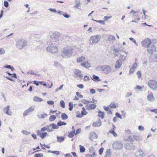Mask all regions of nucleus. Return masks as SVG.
<instances>
[{
    "instance_id": "1",
    "label": "nucleus",
    "mask_w": 157,
    "mask_h": 157,
    "mask_svg": "<svg viewBox=\"0 0 157 157\" xmlns=\"http://www.w3.org/2000/svg\"><path fill=\"white\" fill-rule=\"evenodd\" d=\"M73 48L69 46H66L62 50L61 56L63 58H69L72 56Z\"/></svg>"
},
{
    "instance_id": "2",
    "label": "nucleus",
    "mask_w": 157,
    "mask_h": 157,
    "mask_svg": "<svg viewBox=\"0 0 157 157\" xmlns=\"http://www.w3.org/2000/svg\"><path fill=\"white\" fill-rule=\"evenodd\" d=\"M46 50L52 53H55L57 52L58 48L54 43L50 42L48 44Z\"/></svg>"
},
{
    "instance_id": "3",
    "label": "nucleus",
    "mask_w": 157,
    "mask_h": 157,
    "mask_svg": "<svg viewBox=\"0 0 157 157\" xmlns=\"http://www.w3.org/2000/svg\"><path fill=\"white\" fill-rule=\"evenodd\" d=\"M27 42L26 40L23 39H20L18 40L16 44V46L21 50L27 45Z\"/></svg>"
},
{
    "instance_id": "4",
    "label": "nucleus",
    "mask_w": 157,
    "mask_h": 157,
    "mask_svg": "<svg viewBox=\"0 0 157 157\" xmlns=\"http://www.w3.org/2000/svg\"><path fill=\"white\" fill-rule=\"evenodd\" d=\"M157 84L156 81L153 80H150L148 83L149 87L153 90H155L157 88Z\"/></svg>"
},
{
    "instance_id": "5",
    "label": "nucleus",
    "mask_w": 157,
    "mask_h": 157,
    "mask_svg": "<svg viewBox=\"0 0 157 157\" xmlns=\"http://www.w3.org/2000/svg\"><path fill=\"white\" fill-rule=\"evenodd\" d=\"M113 147L115 149L120 150L122 149L123 144L120 142L115 141L113 144Z\"/></svg>"
},
{
    "instance_id": "6",
    "label": "nucleus",
    "mask_w": 157,
    "mask_h": 157,
    "mask_svg": "<svg viewBox=\"0 0 157 157\" xmlns=\"http://www.w3.org/2000/svg\"><path fill=\"white\" fill-rule=\"evenodd\" d=\"M104 73L108 74L112 71V69L110 66L109 65L102 66V68L101 70Z\"/></svg>"
},
{
    "instance_id": "7",
    "label": "nucleus",
    "mask_w": 157,
    "mask_h": 157,
    "mask_svg": "<svg viewBox=\"0 0 157 157\" xmlns=\"http://www.w3.org/2000/svg\"><path fill=\"white\" fill-rule=\"evenodd\" d=\"M151 40L149 39L144 40L142 41L141 42L142 46L145 48H147L151 44Z\"/></svg>"
},
{
    "instance_id": "8",
    "label": "nucleus",
    "mask_w": 157,
    "mask_h": 157,
    "mask_svg": "<svg viewBox=\"0 0 157 157\" xmlns=\"http://www.w3.org/2000/svg\"><path fill=\"white\" fill-rule=\"evenodd\" d=\"M81 71L77 69H75L74 71V76L75 78L79 77V78L82 79L83 77V75L81 74Z\"/></svg>"
},
{
    "instance_id": "9",
    "label": "nucleus",
    "mask_w": 157,
    "mask_h": 157,
    "mask_svg": "<svg viewBox=\"0 0 157 157\" xmlns=\"http://www.w3.org/2000/svg\"><path fill=\"white\" fill-rule=\"evenodd\" d=\"M100 38V35H97L94 36H92L90 37V40L92 41L91 43H98Z\"/></svg>"
},
{
    "instance_id": "10",
    "label": "nucleus",
    "mask_w": 157,
    "mask_h": 157,
    "mask_svg": "<svg viewBox=\"0 0 157 157\" xmlns=\"http://www.w3.org/2000/svg\"><path fill=\"white\" fill-rule=\"evenodd\" d=\"M60 36V34L59 33L57 32H55L50 36V37L52 40L56 41L58 40Z\"/></svg>"
},
{
    "instance_id": "11",
    "label": "nucleus",
    "mask_w": 157,
    "mask_h": 157,
    "mask_svg": "<svg viewBox=\"0 0 157 157\" xmlns=\"http://www.w3.org/2000/svg\"><path fill=\"white\" fill-rule=\"evenodd\" d=\"M35 106L32 105L30 106L28 109L25 110L23 113L24 116H26L29 114V113L32 112L34 110Z\"/></svg>"
},
{
    "instance_id": "12",
    "label": "nucleus",
    "mask_w": 157,
    "mask_h": 157,
    "mask_svg": "<svg viewBox=\"0 0 157 157\" xmlns=\"http://www.w3.org/2000/svg\"><path fill=\"white\" fill-rule=\"evenodd\" d=\"M156 50V47L154 45H152L147 47V52L151 54H152Z\"/></svg>"
},
{
    "instance_id": "13",
    "label": "nucleus",
    "mask_w": 157,
    "mask_h": 157,
    "mask_svg": "<svg viewBox=\"0 0 157 157\" xmlns=\"http://www.w3.org/2000/svg\"><path fill=\"white\" fill-rule=\"evenodd\" d=\"M97 138L98 136L94 132H91L90 133L89 138L91 141H93V139H97Z\"/></svg>"
},
{
    "instance_id": "14",
    "label": "nucleus",
    "mask_w": 157,
    "mask_h": 157,
    "mask_svg": "<svg viewBox=\"0 0 157 157\" xmlns=\"http://www.w3.org/2000/svg\"><path fill=\"white\" fill-rule=\"evenodd\" d=\"M96 107V105L95 103L91 104H87L85 106L86 109L87 110L94 109Z\"/></svg>"
},
{
    "instance_id": "15",
    "label": "nucleus",
    "mask_w": 157,
    "mask_h": 157,
    "mask_svg": "<svg viewBox=\"0 0 157 157\" xmlns=\"http://www.w3.org/2000/svg\"><path fill=\"white\" fill-rule=\"evenodd\" d=\"M122 64L121 60L120 59L117 60L115 65V67L116 69L119 68Z\"/></svg>"
},
{
    "instance_id": "16",
    "label": "nucleus",
    "mask_w": 157,
    "mask_h": 157,
    "mask_svg": "<svg viewBox=\"0 0 157 157\" xmlns=\"http://www.w3.org/2000/svg\"><path fill=\"white\" fill-rule=\"evenodd\" d=\"M135 146L132 143H128L126 144L125 148L128 150H132L135 148Z\"/></svg>"
},
{
    "instance_id": "17",
    "label": "nucleus",
    "mask_w": 157,
    "mask_h": 157,
    "mask_svg": "<svg viewBox=\"0 0 157 157\" xmlns=\"http://www.w3.org/2000/svg\"><path fill=\"white\" fill-rule=\"evenodd\" d=\"M135 156L136 157H142L144 156V154L142 150H140L136 153Z\"/></svg>"
},
{
    "instance_id": "18",
    "label": "nucleus",
    "mask_w": 157,
    "mask_h": 157,
    "mask_svg": "<svg viewBox=\"0 0 157 157\" xmlns=\"http://www.w3.org/2000/svg\"><path fill=\"white\" fill-rule=\"evenodd\" d=\"M147 99L150 101H153L155 99L153 97V95L152 93H151L149 94L147 96Z\"/></svg>"
},
{
    "instance_id": "19",
    "label": "nucleus",
    "mask_w": 157,
    "mask_h": 157,
    "mask_svg": "<svg viewBox=\"0 0 157 157\" xmlns=\"http://www.w3.org/2000/svg\"><path fill=\"white\" fill-rule=\"evenodd\" d=\"M101 124V122L100 119H99L98 121L94 122L93 124L94 127H99Z\"/></svg>"
},
{
    "instance_id": "20",
    "label": "nucleus",
    "mask_w": 157,
    "mask_h": 157,
    "mask_svg": "<svg viewBox=\"0 0 157 157\" xmlns=\"http://www.w3.org/2000/svg\"><path fill=\"white\" fill-rule=\"evenodd\" d=\"M111 154V149H107L105 152L104 157H110Z\"/></svg>"
},
{
    "instance_id": "21",
    "label": "nucleus",
    "mask_w": 157,
    "mask_h": 157,
    "mask_svg": "<svg viewBox=\"0 0 157 157\" xmlns=\"http://www.w3.org/2000/svg\"><path fill=\"white\" fill-rule=\"evenodd\" d=\"M10 106L9 105H7L6 107L4 108L3 109V111L5 112L8 115H11L10 113Z\"/></svg>"
},
{
    "instance_id": "22",
    "label": "nucleus",
    "mask_w": 157,
    "mask_h": 157,
    "mask_svg": "<svg viewBox=\"0 0 157 157\" xmlns=\"http://www.w3.org/2000/svg\"><path fill=\"white\" fill-rule=\"evenodd\" d=\"M81 65L86 68L90 67V63H89L87 62H85L84 63H81Z\"/></svg>"
},
{
    "instance_id": "23",
    "label": "nucleus",
    "mask_w": 157,
    "mask_h": 157,
    "mask_svg": "<svg viewBox=\"0 0 157 157\" xmlns=\"http://www.w3.org/2000/svg\"><path fill=\"white\" fill-rule=\"evenodd\" d=\"M56 138L57 139V141L59 143L63 142L65 139L64 137L63 136H57Z\"/></svg>"
},
{
    "instance_id": "24",
    "label": "nucleus",
    "mask_w": 157,
    "mask_h": 157,
    "mask_svg": "<svg viewBox=\"0 0 157 157\" xmlns=\"http://www.w3.org/2000/svg\"><path fill=\"white\" fill-rule=\"evenodd\" d=\"M105 114L104 112L99 111L98 113V116L99 117L101 118V119H103L104 118Z\"/></svg>"
},
{
    "instance_id": "25",
    "label": "nucleus",
    "mask_w": 157,
    "mask_h": 157,
    "mask_svg": "<svg viewBox=\"0 0 157 157\" xmlns=\"http://www.w3.org/2000/svg\"><path fill=\"white\" fill-rule=\"evenodd\" d=\"M92 79L94 81H99L101 80L100 79H99V77L98 76L94 75H92Z\"/></svg>"
},
{
    "instance_id": "26",
    "label": "nucleus",
    "mask_w": 157,
    "mask_h": 157,
    "mask_svg": "<svg viewBox=\"0 0 157 157\" xmlns=\"http://www.w3.org/2000/svg\"><path fill=\"white\" fill-rule=\"evenodd\" d=\"M113 53H119L120 52L122 51V49L120 48H113Z\"/></svg>"
},
{
    "instance_id": "27",
    "label": "nucleus",
    "mask_w": 157,
    "mask_h": 157,
    "mask_svg": "<svg viewBox=\"0 0 157 157\" xmlns=\"http://www.w3.org/2000/svg\"><path fill=\"white\" fill-rule=\"evenodd\" d=\"M75 5L74 6V7L79 9V7L81 6V5H80V2H78V1L76 0L75 1Z\"/></svg>"
},
{
    "instance_id": "28",
    "label": "nucleus",
    "mask_w": 157,
    "mask_h": 157,
    "mask_svg": "<svg viewBox=\"0 0 157 157\" xmlns=\"http://www.w3.org/2000/svg\"><path fill=\"white\" fill-rule=\"evenodd\" d=\"M47 136H48V133H47V132H41L40 136L42 139H43Z\"/></svg>"
},
{
    "instance_id": "29",
    "label": "nucleus",
    "mask_w": 157,
    "mask_h": 157,
    "mask_svg": "<svg viewBox=\"0 0 157 157\" xmlns=\"http://www.w3.org/2000/svg\"><path fill=\"white\" fill-rule=\"evenodd\" d=\"M85 57L83 56H81L80 57L78 58L77 59V62L78 63H80L84 61L85 59Z\"/></svg>"
},
{
    "instance_id": "30",
    "label": "nucleus",
    "mask_w": 157,
    "mask_h": 157,
    "mask_svg": "<svg viewBox=\"0 0 157 157\" xmlns=\"http://www.w3.org/2000/svg\"><path fill=\"white\" fill-rule=\"evenodd\" d=\"M75 130L71 131L69 133L68 135V136L70 138H72L74 136L75 134Z\"/></svg>"
},
{
    "instance_id": "31",
    "label": "nucleus",
    "mask_w": 157,
    "mask_h": 157,
    "mask_svg": "<svg viewBox=\"0 0 157 157\" xmlns=\"http://www.w3.org/2000/svg\"><path fill=\"white\" fill-rule=\"evenodd\" d=\"M33 101L38 102L41 101H43V100L40 98L38 97L37 96H35L33 97Z\"/></svg>"
},
{
    "instance_id": "32",
    "label": "nucleus",
    "mask_w": 157,
    "mask_h": 157,
    "mask_svg": "<svg viewBox=\"0 0 157 157\" xmlns=\"http://www.w3.org/2000/svg\"><path fill=\"white\" fill-rule=\"evenodd\" d=\"M66 123L62 121H59L57 122V125L59 127L62 125H66Z\"/></svg>"
},
{
    "instance_id": "33",
    "label": "nucleus",
    "mask_w": 157,
    "mask_h": 157,
    "mask_svg": "<svg viewBox=\"0 0 157 157\" xmlns=\"http://www.w3.org/2000/svg\"><path fill=\"white\" fill-rule=\"evenodd\" d=\"M61 117L63 120H66L68 119V117L65 113H62L61 115Z\"/></svg>"
},
{
    "instance_id": "34",
    "label": "nucleus",
    "mask_w": 157,
    "mask_h": 157,
    "mask_svg": "<svg viewBox=\"0 0 157 157\" xmlns=\"http://www.w3.org/2000/svg\"><path fill=\"white\" fill-rule=\"evenodd\" d=\"M50 126L51 127V128L52 129H57L59 128V127L57 125H56V124L52 123L50 124Z\"/></svg>"
},
{
    "instance_id": "35",
    "label": "nucleus",
    "mask_w": 157,
    "mask_h": 157,
    "mask_svg": "<svg viewBox=\"0 0 157 157\" xmlns=\"http://www.w3.org/2000/svg\"><path fill=\"white\" fill-rule=\"evenodd\" d=\"M56 118V117L54 115H51L49 118V120L51 121H54Z\"/></svg>"
},
{
    "instance_id": "36",
    "label": "nucleus",
    "mask_w": 157,
    "mask_h": 157,
    "mask_svg": "<svg viewBox=\"0 0 157 157\" xmlns=\"http://www.w3.org/2000/svg\"><path fill=\"white\" fill-rule=\"evenodd\" d=\"M46 127L48 132H51L53 131V130L52 129L50 124V125H47Z\"/></svg>"
},
{
    "instance_id": "37",
    "label": "nucleus",
    "mask_w": 157,
    "mask_h": 157,
    "mask_svg": "<svg viewBox=\"0 0 157 157\" xmlns=\"http://www.w3.org/2000/svg\"><path fill=\"white\" fill-rule=\"evenodd\" d=\"M80 151L81 153H83L85 151V148L84 147L81 145H80Z\"/></svg>"
},
{
    "instance_id": "38",
    "label": "nucleus",
    "mask_w": 157,
    "mask_h": 157,
    "mask_svg": "<svg viewBox=\"0 0 157 157\" xmlns=\"http://www.w3.org/2000/svg\"><path fill=\"white\" fill-rule=\"evenodd\" d=\"M48 152H51L52 153H53L54 154H56L57 155H59V154L60 152L59 151H52L51 150H48Z\"/></svg>"
},
{
    "instance_id": "39",
    "label": "nucleus",
    "mask_w": 157,
    "mask_h": 157,
    "mask_svg": "<svg viewBox=\"0 0 157 157\" xmlns=\"http://www.w3.org/2000/svg\"><path fill=\"white\" fill-rule=\"evenodd\" d=\"M69 108H68L69 110L70 111H72V109L73 107V104H72L71 102H70L69 103Z\"/></svg>"
},
{
    "instance_id": "40",
    "label": "nucleus",
    "mask_w": 157,
    "mask_h": 157,
    "mask_svg": "<svg viewBox=\"0 0 157 157\" xmlns=\"http://www.w3.org/2000/svg\"><path fill=\"white\" fill-rule=\"evenodd\" d=\"M60 106L63 108L65 107V103L64 101L63 100H61L60 102Z\"/></svg>"
},
{
    "instance_id": "41",
    "label": "nucleus",
    "mask_w": 157,
    "mask_h": 157,
    "mask_svg": "<svg viewBox=\"0 0 157 157\" xmlns=\"http://www.w3.org/2000/svg\"><path fill=\"white\" fill-rule=\"evenodd\" d=\"M108 39L109 40L111 41L114 40L115 39V37L114 36L110 35L108 36Z\"/></svg>"
},
{
    "instance_id": "42",
    "label": "nucleus",
    "mask_w": 157,
    "mask_h": 157,
    "mask_svg": "<svg viewBox=\"0 0 157 157\" xmlns=\"http://www.w3.org/2000/svg\"><path fill=\"white\" fill-rule=\"evenodd\" d=\"M92 21H95L96 22H99V23H101V24H102L103 25H104V24H105V22L104 21H103V20H99V21H97V20H94L93 19H92Z\"/></svg>"
},
{
    "instance_id": "43",
    "label": "nucleus",
    "mask_w": 157,
    "mask_h": 157,
    "mask_svg": "<svg viewBox=\"0 0 157 157\" xmlns=\"http://www.w3.org/2000/svg\"><path fill=\"white\" fill-rule=\"evenodd\" d=\"M44 155L42 153L36 154L35 155L34 157H43Z\"/></svg>"
},
{
    "instance_id": "44",
    "label": "nucleus",
    "mask_w": 157,
    "mask_h": 157,
    "mask_svg": "<svg viewBox=\"0 0 157 157\" xmlns=\"http://www.w3.org/2000/svg\"><path fill=\"white\" fill-rule=\"evenodd\" d=\"M5 52V51L3 48H0V55L4 54Z\"/></svg>"
},
{
    "instance_id": "45",
    "label": "nucleus",
    "mask_w": 157,
    "mask_h": 157,
    "mask_svg": "<svg viewBox=\"0 0 157 157\" xmlns=\"http://www.w3.org/2000/svg\"><path fill=\"white\" fill-rule=\"evenodd\" d=\"M102 66H97L95 69L96 71H100L101 69H102Z\"/></svg>"
},
{
    "instance_id": "46",
    "label": "nucleus",
    "mask_w": 157,
    "mask_h": 157,
    "mask_svg": "<svg viewBox=\"0 0 157 157\" xmlns=\"http://www.w3.org/2000/svg\"><path fill=\"white\" fill-rule=\"evenodd\" d=\"M127 140L128 141H129L132 142L134 141V140L133 139L131 136H129L128 137V138L127 139Z\"/></svg>"
},
{
    "instance_id": "47",
    "label": "nucleus",
    "mask_w": 157,
    "mask_h": 157,
    "mask_svg": "<svg viewBox=\"0 0 157 157\" xmlns=\"http://www.w3.org/2000/svg\"><path fill=\"white\" fill-rule=\"evenodd\" d=\"M4 5L6 8H7L9 7V3L6 1H5L4 2Z\"/></svg>"
},
{
    "instance_id": "48",
    "label": "nucleus",
    "mask_w": 157,
    "mask_h": 157,
    "mask_svg": "<svg viewBox=\"0 0 157 157\" xmlns=\"http://www.w3.org/2000/svg\"><path fill=\"white\" fill-rule=\"evenodd\" d=\"M109 107L113 108H115L116 107L115 103H111L109 105Z\"/></svg>"
},
{
    "instance_id": "49",
    "label": "nucleus",
    "mask_w": 157,
    "mask_h": 157,
    "mask_svg": "<svg viewBox=\"0 0 157 157\" xmlns=\"http://www.w3.org/2000/svg\"><path fill=\"white\" fill-rule=\"evenodd\" d=\"M120 57L122 61H124L126 59V55L125 56H124V55H122V54H121Z\"/></svg>"
},
{
    "instance_id": "50",
    "label": "nucleus",
    "mask_w": 157,
    "mask_h": 157,
    "mask_svg": "<svg viewBox=\"0 0 157 157\" xmlns=\"http://www.w3.org/2000/svg\"><path fill=\"white\" fill-rule=\"evenodd\" d=\"M133 137L136 141H138L139 139V136L137 135H133Z\"/></svg>"
},
{
    "instance_id": "51",
    "label": "nucleus",
    "mask_w": 157,
    "mask_h": 157,
    "mask_svg": "<svg viewBox=\"0 0 157 157\" xmlns=\"http://www.w3.org/2000/svg\"><path fill=\"white\" fill-rule=\"evenodd\" d=\"M81 113L82 115H86L87 114V112L85 110H82L81 112Z\"/></svg>"
},
{
    "instance_id": "52",
    "label": "nucleus",
    "mask_w": 157,
    "mask_h": 157,
    "mask_svg": "<svg viewBox=\"0 0 157 157\" xmlns=\"http://www.w3.org/2000/svg\"><path fill=\"white\" fill-rule=\"evenodd\" d=\"M90 79L89 77L87 75H85L83 79L84 81H87Z\"/></svg>"
},
{
    "instance_id": "53",
    "label": "nucleus",
    "mask_w": 157,
    "mask_h": 157,
    "mask_svg": "<svg viewBox=\"0 0 157 157\" xmlns=\"http://www.w3.org/2000/svg\"><path fill=\"white\" fill-rule=\"evenodd\" d=\"M104 150V148L103 147H101L99 150V154L100 155L102 154Z\"/></svg>"
},
{
    "instance_id": "54",
    "label": "nucleus",
    "mask_w": 157,
    "mask_h": 157,
    "mask_svg": "<svg viewBox=\"0 0 157 157\" xmlns=\"http://www.w3.org/2000/svg\"><path fill=\"white\" fill-rule=\"evenodd\" d=\"M48 116V114L47 113H44L43 114L41 115V118L44 119L45 118Z\"/></svg>"
},
{
    "instance_id": "55",
    "label": "nucleus",
    "mask_w": 157,
    "mask_h": 157,
    "mask_svg": "<svg viewBox=\"0 0 157 157\" xmlns=\"http://www.w3.org/2000/svg\"><path fill=\"white\" fill-rule=\"evenodd\" d=\"M129 40L132 41L133 42L135 43L136 45H138V44L136 43V40L135 39H134L132 37H130L129 38Z\"/></svg>"
},
{
    "instance_id": "56",
    "label": "nucleus",
    "mask_w": 157,
    "mask_h": 157,
    "mask_svg": "<svg viewBox=\"0 0 157 157\" xmlns=\"http://www.w3.org/2000/svg\"><path fill=\"white\" fill-rule=\"evenodd\" d=\"M138 129L141 131H144V127L140 125L138 127Z\"/></svg>"
},
{
    "instance_id": "57",
    "label": "nucleus",
    "mask_w": 157,
    "mask_h": 157,
    "mask_svg": "<svg viewBox=\"0 0 157 157\" xmlns=\"http://www.w3.org/2000/svg\"><path fill=\"white\" fill-rule=\"evenodd\" d=\"M76 94L77 96L80 98H82L83 97V95L81 94H80L78 92H76Z\"/></svg>"
},
{
    "instance_id": "58",
    "label": "nucleus",
    "mask_w": 157,
    "mask_h": 157,
    "mask_svg": "<svg viewBox=\"0 0 157 157\" xmlns=\"http://www.w3.org/2000/svg\"><path fill=\"white\" fill-rule=\"evenodd\" d=\"M47 103L48 104L51 105H53L54 104V102L53 101H47Z\"/></svg>"
},
{
    "instance_id": "59",
    "label": "nucleus",
    "mask_w": 157,
    "mask_h": 157,
    "mask_svg": "<svg viewBox=\"0 0 157 157\" xmlns=\"http://www.w3.org/2000/svg\"><path fill=\"white\" fill-rule=\"evenodd\" d=\"M62 15H63V16L65 17L66 18H69V17H70V16L68 15V14H67V13H63V14H62Z\"/></svg>"
},
{
    "instance_id": "60",
    "label": "nucleus",
    "mask_w": 157,
    "mask_h": 157,
    "mask_svg": "<svg viewBox=\"0 0 157 157\" xmlns=\"http://www.w3.org/2000/svg\"><path fill=\"white\" fill-rule=\"evenodd\" d=\"M81 101L84 104H86L88 103V101L85 99H82L81 100Z\"/></svg>"
},
{
    "instance_id": "61",
    "label": "nucleus",
    "mask_w": 157,
    "mask_h": 157,
    "mask_svg": "<svg viewBox=\"0 0 157 157\" xmlns=\"http://www.w3.org/2000/svg\"><path fill=\"white\" fill-rule=\"evenodd\" d=\"M137 75H138V77L139 78H140L141 76V72L140 71H138L137 72Z\"/></svg>"
},
{
    "instance_id": "62",
    "label": "nucleus",
    "mask_w": 157,
    "mask_h": 157,
    "mask_svg": "<svg viewBox=\"0 0 157 157\" xmlns=\"http://www.w3.org/2000/svg\"><path fill=\"white\" fill-rule=\"evenodd\" d=\"M136 89H137V90H140L144 88V86H136Z\"/></svg>"
},
{
    "instance_id": "63",
    "label": "nucleus",
    "mask_w": 157,
    "mask_h": 157,
    "mask_svg": "<svg viewBox=\"0 0 157 157\" xmlns=\"http://www.w3.org/2000/svg\"><path fill=\"white\" fill-rule=\"evenodd\" d=\"M115 115L116 116H117V117L121 118L122 119V117L121 116V115L118 113H116L115 114Z\"/></svg>"
},
{
    "instance_id": "64",
    "label": "nucleus",
    "mask_w": 157,
    "mask_h": 157,
    "mask_svg": "<svg viewBox=\"0 0 157 157\" xmlns=\"http://www.w3.org/2000/svg\"><path fill=\"white\" fill-rule=\"evenodd\" d=\"M90 93L92 94H94L95 93V90L94 89H91L90 90Z\"/></svg>"
}]
</instances>
